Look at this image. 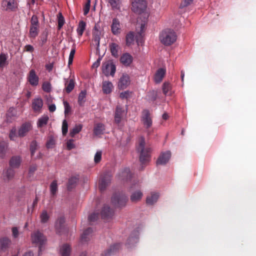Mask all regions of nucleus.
<instances>
[{"label": "nucleus", "instance_id": "f257e3e1", "mask_svg": "<svg viewBox=\"0 0 256 256\" xmlns=\"http://www.w3.org/2000/svg\"><path fill=\"white\" fill-rule=\"evenodd\" d=\"M136 150L140 154L139 160L142 165L145 164L150 161L152 149L150 147H146L145 139L143 136H141L139 139Z\"/></svg>", "mask_w": 256, "mask_h": 256}, {"label": "nucleus", "instance_id": "f03ea898", "mask_svg": "<svg viewBox=\"0 0 256 256\" xmlns=\"http://www.w3.org/2000/svg\"><path fill=\"white\" fill-rule=\"evenodd\" d=\"M160 40L165 46H170L176 42V36L175 32L170 29H166L160 34Z\"/></svg>", "mask_w": 256, "mask_h": 256}, {"label": "nucleus", "instance_id": "7ed1b4c3", "mask_svg": "<svg viewBox=\"0 0 256 256\" xmlns=\"http://www.w3.org/2000/svg\"><path fill=\"white\" fill-rule=\"evenodd\" d=\"M118 177L120 179L126 181L131 182V186L130 188V190H132L136 188H138L140 186L138 181L135 180H132L133 176L130 173V170L129 168H124L118 174Z\"/></svg>", "mask_w": 256, "mask_h": 256}, {"label": "nucleus", "instance_id": "20e7f679", "mask_svg": "<svg viewBox=\"0 0 256 256\" xmlns=\"http://www.w3.org/2000/svg\"><path fill=\"white\" fill-rule=\"evenodd\" d=\"M144 27L145 24L144 23L141 24L140 26V30L138 32L136 36H134V32H128L126 36V44L128 46L134 43L135 40L138 44H142V34L144 32Z\"/></svg>", "mask_w": 256, "mask_h": 256}, {"label": "nucleus", "instance_id": "39448f33", "mask_svg": "<svg viewBox=\"0 0 256 256\" xmlns=\"http://www.w3.org/2000/svg\"><path fill=\"white\" fill-rule=\"evenodd\" d=\"M128 196L123 194H116L112 197V203L116 208H121L126 206Z\"/></svg>", "mask_w": 256, "mask_h": 256}, {"label": "nucleus", "instance_id": "423d86ee", "mask_svg": "<svg viewBox=\"0 0 256 256\" xmlns=\"http://www.w3.org/2000/svg\"><path fill=\"white\" fill-rule=\"evenodd\" d=\"M32 242L36 246H38V254L42 250V246L44 244L46 241V237L40 231H36L32 234Z\"/></svg>", "mask_w": 256, "mask_h": 256}, {"label": "nucleus", "instance_id": "0eeeda50", "mask_svg": "<svg viewBox=\"0 0 256 256\" xmlns=\"http://www.w3.org/2000/svg\"><path fill=\"white\" fill-rule=\"evenodd\" d=\"M102 71L106 76H114L116 71V66L112 60H108L102 64Z\"/></svg>", "mask_w": 256, "mask_h": 256}, {"label": "nucleus", "instance_id": "6e6552de", "mask_svg": "<svg viewBox=\"0 0 256 256\" xmlns=\"http://www.w3.org/2000/svg\"><path fill=\"white\" fill-rule=\"evenodd\" d=\"M126 114L127 110H124L119 105L116 106L114 115V121L118 126H120L122 120L126 116Z\"/></svg>", "mask_w": 256, "mask_h": 256}, {"label": "nucleus", "instance_id": "1a4fd4ad", "mask_svg": "<svg viewBox=\"0 0 256 256\" xmlns=\"http://www.w3.org/2000/svg\"><path fill=\"white\" fill-rule=\"evenodd\" d=\"M146 8V0H132V10L136 13L140 14Z\"/></svg>", "mask_w": 256, "mask_h": 256}, {"label": "nucleus", "instance_id": "9d476101", "mask_svg": "<svg viewBox=\"0 0 256 256\" xmlns=\"http://www.w3.org/2000/svg\"><path fill=\"white\" fill-rule=\"evenodd\" d=\"M171 156L172 154L170 150L161 152L156 161V166L166 165L169 162Z\"/></svg>", "mask_w": 256, "mask_h": 256}, {"label": "nucleus", "instance_id": "9b49d317", "mask_svg": "<svg viewBox=\"0 0 256 256\" xmlns=\"http://www.w3.org/2000/svg\"><path fill=\"white\" fill-rule=\"evenodd\" d=\"M139 230L138 229L133 230L128 237L126 245L128 248L133 247L135 244L138 242L139 238Z\"/></svg>", "mask_w": 256, "mask_h": 256}, {"label": "nucleus", "instance_id": "f8f14e48", "mask_svg": "<svg viewBox=\"0 0 256 256\" xmlns=\"http://www.w3.org/2000/svg\"><path fill=\"white\" fill-rule=\"evenodd\" d=\"M142 121L146 128H148L152 126V121L150 116V112L145 110L142 113Z\"/></svg>", "mask_w": 256, "mask_h": 256}, {"label": "nucleus", "instance_id": "ddd939ff", "mask_svg": "<svg viewBox=\"0 0 256 256\" xmlns=\"http://www.w3.org/2000/svg\"><path fill=\"white\" fill-rule=\"evenodd\" d=\"M111 176L109 174H105L101 178L99 182V188L101 191L105 190L111 182Z\"/></svg>", "mask_w": 256, "mask_h": 256}, {"label": "nucleus", "instance_id": "4468645a", "mask_svg": "<svg viewBox=\"0 0 256 256\" xmlns=\"http://www.w3.org/2000/svg\"><path fill=\"white\" fill-rule=\"evenodd\" d=\"M28 81L32 86H36L38 84L39 78L36 75L35 70L32 69L27 76Z\"/></svg>", "mask_w": 256, "mask_h": 256}, {"label": "nucleus", "instance_id": "2eb2a0df", "mask_svg": "<svg viewBox=\"0 0 256 256\" xmlns=\"http://www.w3.org/2000/svg\"><path fill=\"white\" fill-rule=\"evenodd\" d=\"M114 210L108 206L104 205L101 211L102 218L104 220H108L112 218Z\"/></svg>", "mask_w": 256, "mask_h": 256}, {"label": "nucleus", "instance_id": "dca6fc26", "mask_svg": "<svg viewBox=\"0 0 256 256\" xmlns=\"http://www.w3.org/2000/svg\"><path fill=\"white\" fill-rule=\"evenodd\" d=\"M65 218L64 216H60L55 223V228L56 232L60 234L65 231Z\"/></svg>", "mask_w": 256, "mask_h": 256}, {"label": "nucleus", "instance_id": "f3484780", "mask_svg": "<svg viewBox=\"0 0 256 256\" xmlns=\"http://www.w3.org/2000/svg\"><path fill=\"white\" fill-rule=\"evenodd\" d=\"M111 30L114 35H118L121 32V24L120 20L116 18L112 19Z\"/></svg>", "mask_w": 256, "mask_h": 256}, {"label": "nucleus", "instance_id": "a211bd4d", "mask_svg": "<svg viewBox=\"0 0 256 256\" xmlns=\"http://www.w3.org/2000/svg\"><path fill=\"white\" fill-rule=\"evenodd\" d=\"M130 83V80L129 76L127 74H123L118 81V88L124 90L129 85Z\"/></svg>", "mask_w": 256, "mask_h": 256}, {"label": "nucleus", "instance_id": "6ab92c4d", "mask_svg": "<svg viewBox=\"0 0 256 256\" xmlns=\"http://www.w3.org/2000/svg\"><path fill=\"white\" fill-rule=\"evenodd\" d=\"M2 7L6 10H13L16 7L15 0H3Z\"/></svg>", "mask_w": 256, "mask_h": 256}, {"label": "nucleus", "instance_id": "aec40b11", "mask_svg": "<svg viewBox=\"0 0 256 256\" xmlns=\"http://www.w3.org/2000/svg\"><path fill=\"white\" fill-rule=\"evenodd\" d=\"M132 56L128 53H124L120 58V62L124 66H128L132 63Z\"/></svg>", "mask_w": 256, "mask_h": 256}, {"label": "nucleus", "instance_id": "412c9836", "mask_svg": "<svg viewBox=\"0 0 256 256\" xmlns=\"http://www.w3.org/2000/svg\"><path fill=\"white\" fill-rule=\"evenodd\" d=\"M14 174V170L11 167L4 169L2 173L4 180L5 182L10 180L13 178Z\"/></svg>", "mask_w": 256, "mask_h": 256}, {"label": "nucleus", "instance_id": "4be33fe9", "mask_svg": "<svg viewBox=\"0 0 256 256\" xmlns=\"http://www.w3.org/2000/svg\"><path fill=\"white\" fill-rule=\"evenodd\" d=\"M120 244H115L112 245L102 254V256H110L114 254L120 248Z\"/></svg>", "mask_w": 256, "mask_h": 256}, {"label": "nucleus", "instance_id": "5701e85b", "mask_svg": "<svg viewBox=\"0 0 256 256\" xmlns=\"http://www.w3.org/2000/svg\"><path fill=\"white\" fill-rule=\"evenodd\" d=\"M43 106V101L41 98H36L32 100V106L35 112H40Z\"/></svg>", "mask_w": 256, "mask_h": 256}, {"label": "nucleus", "instance_id": "b1692460", "mask_svg": "<svg viewBox=\"0 0 256 256\" xmlns=\"http://www.w3.org/2000/svg\"><path fill=\"white\" fill-rule=\"evenodd\" d=\"M11 243V240L6 236L0 238V250L5 252L9 247Z\"/></svg>", "mask_w": 256, "mask_h": 256}, {"label": "nucleus", "instance_id": "393cba45", "mask_svg": "<svg viewBox=\"0 0 256 256\" xmlns=\"http://www.w3.org/2000/svg\"><path fill=\"white\" fill-rule=\"evenodd\" d=\"M22 159L20 156H12L9 162L10 167L12 168H18L20 165Z\"/></svg>", "mask_w": 256, "mask_h": 256}, {"label": "nucleus", "instance_id": "a878e982", "mask_svg": "<svg viewBox=\"0 0 256 256\" xmlns=\"http://www.w3.org/2000/svg\"><path fill=\"white\" fill-rule=\"evenodd\" d=\"M65 88L64 90L66 93L70 94L74 88L75 86V82L74 80L68 78H64Z\"/></svg>", "mask_w": 256, "mask_h": 256}, {"label": "nucleus", "instance_id": "bb28decb", "mask_svg": "<svg viewBox=\"0 0 256 256\" xmlns=\"http://www.w3.org/2000/svg\"><path fill=\"white\" fill-rule=\"evenodd\" d=\"M160 194L158 192H152L146 198V203L148 205H152L158 200Z\"/></svg>", "mask_w": 256, "mask_h": 256}, {"label": "nucleus", "instance_id": "cd10ccee", "mask_svg": "<svg viewBox=\"0 0 256 256\" xmlns=\"http://www.w3.org/2000/svg\"><path fill=\"white\" fill-rule=\"evenodd\" d=\"M30 124L26 122L22 124L18 131V136L20 137L24 136L30 130Z\"/></svg>", "mask_w": 256, "mask_h": 256}, {"label": "nucleus", "instance_id": "c85d7f7f", "mask_svg": "<svg viewBox=\"0 0 256 256\" xmlns=\"http://www.w3.org/2000/svg\"><path fill=\"white\" fill-rule=\"evenodd\" d=\"M93 230L91 228H88L85 230L82 236H81V241L82 242H87L90 240V238L92 236V234Z\"/></svg>", "mask_w": 256, "mask_h": 256}, {"label": "nucleus", "instance_id": "c756f323", "mask_svg": "<svg viewBox=\"0 0 256 256\" xmlns=\"http://www.w3.org/2000/svg\"><path fill=\"white\" fill-rule=\"evenodd\" d=\"M114 88L112 84L110 81H104L102 82V91L105 94H110Z\"/></svg>", "mask_w": 256, "mask_h": 256}, {"label": "nucleus", "instance_id": "7c9ffc66", "mask_svg": "<svg viewBox=\"0 0 256 256\" xmlns=\"http://www.w3.org/2000/svg\"><path fill=\"white\" fill-rule=\"evenodd\" d=\"M166 74V70L163 68H159L156 72L154 76V81L158 84L162 80Z\"/></svg>", "mask_w": 256, "mask_h": 256}, {"label": "nucleus", "instance_id": "2f4dec72", "mask_svg": "<svg viewBox=\"0 0 256 256\" xmlns=\"http://www.w3.org/2000/svg\"><path fill=\"white\" fill-rule=\"evenodd\" d=\"M109 47L112 55L114 58H118L119 55L118 52L120 50L119 45L116 43L112 42L110 44Z\"/></svg>", "mask_w": 256, "mask_h": 256}, {"label": "nucleus", "instance_id": "473e14b6", "mask_svg": "<svg viewBox=\"0 0 256 256\" xmlns=\"http://www.w3.org/2000/svg\"><path fill=\"white\" fill-rule=\"evenodd\" d=\"M105 130V126L102 123L96 124L94 128V133L96 136L102 134Z\"/></svg>", "mask_w": 256, "mask_h": 256}, {"label": "nucleus", "instance_id": "72a5a7b5", "mask_svg": "<svg viewBox=\"0 0 256 256\" xmlns=\"http://www.w3.org/2000/svg\"><path fill=\"white\" fill-rule=\"evenodd\" d=\"M93 34V40L95 42L96 45V52H100V35L101 32L100 31H96L92 32Z\"/></svg>", "mask_w": 256, "mask_h": 256}, {"label": "nucleus", "instance_id": "f704fd0d", "mask_svg": "<svg viewBox=\"0 0 256 256\" xmlns=\"http://www.w3.org/2000/svg\"><path fill=\"white\" fill-rule=\"evenodd\" d=\"M142 192L140 190H136L132 194L130 200L132 202H136L142 198Z\"/></svg>", "mask_w": 256, "mask_h": 256}, {"label": "nucleus", "instance_id": "c9c22d12", "mask_svg": "<svg viewBox=\"0 0 256 256\" xmlns=\"http://www.w3.org/2000/svg\"><path fill=\"white\" fill-rule=\"evenodd\" d=\"M8 147V143L6 141L0 142V158H5Z\"/></svg>", "mask_w": 256, "mask_h": 256}, {"label": "nucleus", "instance_id": "e433bc0d", "mask_svg": "<svg viewBox=\"0 0 256 256\" xmlns=\"http://www.w3.org/2000/svg\"><path fill=\"white\" fill-rule=\"evenodd\" d=\"M71 252V248L68 244H63L60 248L62 256H69Z\"/></svg>", "mask_w": 256, "mask_h": 256}, {"label": "nucleus", "instance_id": "4c0bfd02", "mask_svg": "<svg viewBox=\"0 0 256 256\" xmlns=\"http://www.w3.org/2000/svg\"><path fill=\"white\" fill-rule=\"evenodd\" d=\"M8 54H0V68H4L5 66L8 64Z\"/></svg>", "mask_w": 256, "mask_h": 256}, {"label": "nucleus", "instance_id": "58836bf2", "mask_svg": "<svg viewBox=\"0 0 256 256\" xmlns=\"http://www.w3.org/2000/svg\"><path fill=\"white\" fill-rule=\"evenodd\" d=\"M113 10H119L120 7V0H106Z\"/></svg>", "mask_w": 256, "mask_h": 256}, {"label": "nucleus", "instance_id": "ea45409f", "mask_svg": "<svg viewBox=\"0 0 256 256\" xmlns=\"http://www.w3.org/2000/svg\"><path fill=\"white\" fill-rule=\"evenodd\" d=\"M49 120V117L48 115H44L38 119L37 125L38 128H42L46 125Z\"/></svg>", "mask_w": 256, "mask_h": 256}, {"label": "nucleus", "instance_id": "a19ab883", "mask_svg": "<svg viewBox=\"0 0 256 256\" xmlns=\"http://www.w3.org/2000/svg\"><path fill=\"white\" fill-rule=\"evenodd\" d=\"M15 110L14 108H10L6 116V121L8 122H12L16 118Z\"/></svg>", "mask_w": 256, "mask_h": 256}, {"label": "nucleus", "instance_id": "79ce46f5", "mask_svg": "<svg viewBox=\"0 0 256 256\" xmlns=\"http://www.w3.org/2000/svg\"><path fill=\"white\" fill-rule=\"evenodd\" d=\"M38 27L35 26H30L29 36L30 38H35L38 34Z\"/></svg>", "mask_w": 256, "mask_h": 256}, {"label": "nucleus", "instance_id": "37998d69", "mask_svg": "<svg viewBox=\"0 0 256 256\" xmlns=\"http://www.w3.org/2000/svg\"><path fill=\"white\" fill-rule=\"evenodd\" d=\"M172 86L169 82H165L162 85V92L165 95H170L172 94L171 92Z\"/></svg>", "mask_w": 256, "mask_h": 256}, {"label": "nucleus", "instance_id": "c03bdc74", "mask_svg": "<svg viewBox=\"0 0 256 256\" xmlns=\"http://www.w3.org/2000/svg\"><path fill=\"white\" fill-rule=\"evenodd\" d=\"M82 125L81 124H76L74 127L70 131V136L73 138L74 136L79 133L82 130Z\"/></svg>", "mask_w": 256, "mask_h": 256}, {"label": "nucleus", "instance_id": "a18cd8bd", "mask_svg": "<svg viewBox=\"0 0 256 256\" xmlns=\"http://www.w3.org/2000/svg\"><path fill=\"white\" fill-rule=\"evenodd\" d=\"M78 182V178L76 176H72L69 178L68 184V189L70 190L74 188Z\"/></svg>", "mask_w": 256, "mask_h": 256}, {"label": "nucleus", "instance_id": "49530a36", "mask_svg": "<svg viewBox=\"0 0 256 256\" xmlns=\"http://www.w3.org/2000/svg\"><path fill=\"white\" fill-rule=\"evenodd\" d=\"M86 90H82L79 94L78 96V103L80 106H82L84 103L86 101Z\"/></svg>", "mask_w": 256, "mask_h": 256}, {"label": "nucleus", "instance_id": "de8ad7c7", "mask_svg": "<svg viewBox=\"0 0 256 256\" xmlns=\"http://www.w3.org/2000/svg\"><path fill=\"white\" fill-rule=\"evenodd\" d=\"M86 24L84 22L81 20L79 22L78 27L76 30L79 36H82L86 28Z\"/></svg>", "mask_w": 256, "mask_h": 256}, {"label": "nucleus", "instance_id": "09e8293b", "mask_svg": "<svg viewBox=\"0 0 256 256\" xmlns=\"http://www.w3.org/2000/svg\"><path fill=\"white\" fill-rule=\"evenodd\" d=\"M50 192L52 196H56V192L58 190V184L56 180H53L50 184Z\"/></svg>", "mask_w": 256, "mask_h": 256}, {"label": "nucleus", "instance_id": "8fccbe9b", "mask_svg": "<svg viewBox=\"0 0 256 256\" xmlns=\"http://www.w3.org/2000/svg\"><path fill=\"white\" fill-rule=\"evenodd\" d=\"M38 144L36 140H32L30 144V151L32 157L34 156L36 150L38 149Z\"/></svg>", "mask_w": 256, "mask_h": 256}, {"label": "nucleus", "instance_id": "3c124183", "mask_svg": "<svg viewBox=\"0 0 256 256\" xmlns=\"http://www.w3.org/2000/svg\"><path fill=\"white\" fill-rule=\"evenodd\" d=\"M40 222L42 223H46L48 220L50 216L46 210H43L42 212L40 215Z\"/></svg>", "mask_w": 256, "mask_h": 256}, {"label": "nucleus", "instance_id": "603ef678", "mask_svg": "<svg viewBox=\"0 0 256 256\" xmlns=\"http://www.w3.org/2000/svg\"><path fill=\"white\" fill-rule=\"evenodd\" d=\"M65 20L64 17L62 13H59L58 16V29L60 30L64 24Z\"/></svg>", "mask_w": 256, "mask_h": 256}, {"label": "nucleus", "instance_id": "864d4df0", "mask_svg": "<svg viewBox=\"0 0 256 256\" xmlns=\"http://www.w3.org/2000/svg\"><path fill=\"white\" fill-rule=\"evenodd\" d=\"M76 52V46L74 45L73 46L72 48L71 49L68 61V66H70L72 64L73 62V59L74 58V56Z\"/></svg>", "mask_w": 256, "mask_h": 256}, {"label": "nucleus", "instance_id": "5fc2aeb1", "mask_svg": "<svg viewBox=\"0 0 256 256\" xmlns=\"http://www.w3.org/2000/svg\"><path fill=\"white\" fill-rule=\"evenodd\" d=\"M55 145V140L53 136H50L49 137L46 143V147L48 148H54Z\"/></svg>", "mask_w": 256, "mask_h": 256}, {"label": "nucleus", "instance_id": "6e6d98bb", "mask_svg": "<svg viewBox=\"0 0 256 256\" xmlns=\"http://www.w3.org/2000/svg\"><path fill=\"white\" fill-rule=\"evenodd\" d=\"M37 170V166L36 164H32L28 172V176L30 178L33 176L34 173Z\"/></svg>", "mask_w": 256, "mask_h": 256}, {"label": "nucleus", "instance_id": "4d7b16f0", "mask_svg": "<svg viewBox=\"0 0 256 256\" xmlns=\"http://www.w3.org/2000/svg\"><path fill=\"white\" fill-rule=\"evenodd\" d=\"M42 88L43 90L46 92H49L51 91L52 86L48 82H44L42 84Z\"/></svg>", "mask_w": 256, "mask_h": 256}, {"label": "nucleus", "instance_id": "13d9d810", "mask_svg": "<svg viewBox=\"0 0 256 256\" xmlns=\"http://www.w3.org/2000/svg\"><path fill=\"white\" fill-rule=\"evenodd\" d=\"M102 156V150H98L94 154V162L96 164L99 163L101 160Z\"/></svg>", "mask_w": 256, "mask_h": 256}, {"label": "nucleus", "instance_id": "bf43d9fd", "mask_svg": "<svg viewBox=\"0 0 256 256\" xmlns=\"http://www.w3.org/2000/svg\"><path fill=\"white\" fill-rule=\"evenodd\" d=\"M16 129L15 127L12 128L10 132L9 138L12 140H15L17 137Z\"/></svg>", "mask_w": 256, "mask_h": 256}, {"label": "nucleus", "instance_id": "052dcab7", "mask_svg": "<svg viewBox=\"0 0 256 256\" xmlns=\"http://www.w3.org/2000/svg\"><path fill=\"white\" fill-rule=\"evenodd\" d=\"M63 104L64 108V114L66 116L70 112L71 107L69 103L66 100H64Z\"/></svg>", "mask_w": 256, "mask_h": 256}, {"label": "nucleus", "instance_id": "680f3d73", "mask_svg": "<svg viewBox=\"0 0 256 256\" xmlns=\"http://www.w3.org/2000/svg\"><path fill=\"white\" fill-rule=\"evenodd\" d=\"M68 130V124L66 120H64L62 124V133L63 135H66Z\"/></svg>", "mask_w": 256, "mask_h": 256}, {"label": "nucleus", "instance_id": "e2e57ef3", "mask_svg": "<svg viewBox=\"0 0 256 256\" xmlns=\"http://www.w3.org/2000/svg\"><path fill=\"white\" fill-rule=\"evenodd\" d=\"M12 236L14 238H17L20 234L18 229L17 227H12Z\"/></svg>", "mask_w": 256, "mask_h": 256}, {"label": "nucleus", "instance_id": "0e129e2a", "mask_svg": "<svg viewBox=\"0 0 256 256\" xmlns=\"http://www.w3.org/2000/svg\"><path fill=\"white\" fill-rule=\"evenodd\" d=\"M30 26H38V21L36 16H33L30 20Z\"/></svg>", "mask_w": 256, "mask_h": 256}, {"label": "nucleus", "instance_id": "69168bd1", "mask_svg": "<svg viewBox=\"0 0 256 256\" xmlns=\"http://www.w3.org/2000/svg\"><path fill=\"white\" fill-rule=\"evenodd\" d=\"M98 214L93 213L92 214L88 216V220L90 222H94L98 219Z\"/></svg>", "mask_w": 256, "mask_h": 256}, {"label": "nucleus", "instance_id": "338daca9", "mask_svg": "<svg viewBox=\"0 0 256 256\" xmlns=\"http://www.w3.org/2000/svg\"><path fill=\"white\" fill-rule=\"evenodd\" d=\"M74 140L73 139H70L68 140L66 142L67 148L68 150H72L75 148V145L74 144Z\"/></svg>", "mask_w": 256, "mask_h": 256}, {"label": "nucleus", "instance_id": "774afa93", "mask_svg": "<svg viewBox=\"0 0 256 256\" xmlns=\"http://www.w3.org/2000/svg\"><path fill=\"white\" fill-rule=\"evenodd\" d=\"M130 92L128 90L124 91L120 93V97L122 99L128 98L130 96Z\"/></svg>", "mask_w": 256, "mask_h": 256}]
</instances>
